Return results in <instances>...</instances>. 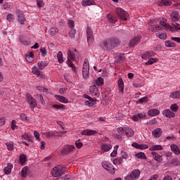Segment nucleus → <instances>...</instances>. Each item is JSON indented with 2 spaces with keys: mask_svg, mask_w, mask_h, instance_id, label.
Wrapping results in <instances>:
<instances>
[{
  "mask_svg": "<svg viewBox=\"0 0 180 180\" xmlns=\"http://www.w3.org/2000/svg\"><path fill=\"white\" fill-rule=\"evenodd\" d=\"M117 85H118L119 92H122V94H123L124 91V83L123 82V79H122V77L118 78Z\"/></svg>",
  "mask_w": 180,
  "mask_h": 180,
  "instance_id": "6ab92c4d",
  "label": "nucleus"
},
{
  "mask_svg": "<svg viewBox=\"0 0 180 180\" xmlns=\"http://www.w3.org/2000/svg\"><path fill=\"white\" fill-rule=\"evenodd\" d=\"M179 18H180V15L178 11H173L170 13V19L172 22H178V20H179Z\"/></svg>",
  "mask_w": 180,
  "mask_h": 180,
  "instance_id": "2eb2a0df",
  "label": "nucleus"
},
{
  "mask_svg": "<svg viewBox=\"0 0 180 180\" xmlns=\"http://www.w3.org/2000/svg\"><path fill=\"white\" fill-rule=\"evenodd\" d=\"M95 84L98 86H102L103 85V78L102 77H98L95 79Z\"/></svg>",
  "mask_w": 180,
  "mask_h": 180,
  "instance_id": "79ce46f5",
  "label": "nucleus"
},
{
  "mask_svg": "<svg viewBox=\"0 0 180 180\" xmlns=\"http://www.w3.org/2000/svg\"><path fill=\"white\" fill-rule=\"evenodd\" d=\"M107 19H108V22H110V23L115 24L116 22H117V18L115 16H113L110 14H108L107 15Z\"/></svg>",
  "mask_w": 180,
  "mask_h": 180,
  "instance_id": "f704fd0d",
  "label": "nucleus"
},
{
  "mask_svg": "<svg viewBox=\"0 0 180 180\" xmlns=\"http://www.w3.org/2000/svg\"><path fill=\"white\" fill-rule=\"evenodd\" d=\"M150 57H154V52L152 51H147L142 56V58L144 60H147V58H150Z\"/></svg>",
  "mask_w": 180,
  "mask_h": 180,
  "instance_id": "e433bc0d",
  "label": "nucleus"
},
{
  "mask_svg": "<svg viewBox=\"0 0 180 180\" xmlns=\"http://www.w3.org/2000/svg\"><path fill=\"white\" fill-rule=\"evenodd\" d=\"M170 109H171V110H172V112H176L178 110V109H179L178 105L172 104L170 106Z\"/></svg>",
  "mask_w": 180,
  "mask_h": 180,
  "instance_id": "052dcab7",
  "label": "nucleus"
},
{
  "mask_svg": "<svg viewBox=\"0 0 180 180\" xmlns=\"http://www.w3.org/2000/svg\"><path fill=\"white\" fill-rule=\"evenodd\" d=\"M12 168H13V165L11 163H8L7 167L4 169V174L9 175V174L12 172Z\"/></svg>",
  "mask_w": 180,
  "mask_h": 180,
  "instance_id": "c9c22d12",
  "label": "nucleus"
},
{
  "mask_svg": "<svg viewBox=\"0 0 180 180\" xmlns=\"http://www.w3.org/2000/svg\"><path fill=\"white\" fill-rule=\"evenodd\" d=\"M110 42V39H105L100 43V47L103 50H110L112 49Z\"/></svg>",
  "mask_w": 180,
  "mask_h": 180,
  "instance_id": "9b49d317",
  "label": "nucleus"
},
{
  "mask_svg": "<svg viewBox=\"0 0 180 180\" xmlns=\"http://www.w3.org/2000/svg\"><path fill=\"white\" fill-rule=\"evenodd\" d=\"M40 52L41 53L42 57H46L47 56V49L45 47L40 49Z\"/></svg>",
  "mask_w": 180,
  "mask_h": 180,
  "instance_id": "13d9d810",
  "label": "nucleus"
},
{
  "mask_svg": "<svg viewBox=\"0 0 180 180\" xmlns=\"http://www.w3.org/2000/svg\"><path fill=\"white\" fill-rule=\"evenodd\" d=\"M25 60L28 62V63H33V53H30V54L27 55L25 56Z\"/></svg>",
  "mask_w": 180,
  "mask_h": 180,
  "instance_id": "09e8293b",
  "label": "nucleus"
},
{
  "mask_svg": "<svg viewBox=\"0 0 180 180\" xmlns=\"http://www.w3.org/2000/svg\"><path fill=\"white\" fill-rule=\"evenodd\" d=\"M162 115L166 117H169V119H171V117H174L175 116V113H174L169 109L164 110L162 111Z\"/></svg>",
  "mask_w": 180,
  "mask_h": 180,
  "instance_id": "4be33fe9",
  "label": "nucleus"
},
{
  "mask_svg": "<svg viewBox=\"0 0 180 180\" xmlns=\"http://www.w3.org/2000/svg\"><path fill=\"white\" fill-rule=\"evenodd\" d=\"M34 136L38 141H40V134L37 131H34Z\"/></svg>",
  "mask_w": 180,
  "mask_h": 180,
  "instance_id": "e2e57ef3",
  "label": "nucleus"
},
{
  "mask_svg": "<svg viewBox=\"0 0 180 180\" xmlns=\"http://www.w3.org/2000/svg\"><path fill=\"white\" fill-rule=\"evenodd\" d=\"M150 151H161L164 150V146L161 145H153L149 148Z\"/></svg>",
  "mask_w": 180,
  "mask_h": 180,
  "instance_id": "bb28decb",
  "label": "nucleus"
},
{
  "mask_svg": "<svg viewBox=\"0 0 180 180\" xmlns=\"http://www.w3.org/2000/svg\"><path fill=\"white\" fill-rule=\"evenodd\" d=\"M156 36H158L159 37V39H161L162 40H165V39H167L166 33L156 34Z\"/></svg>",
  "mask_w": 180,
  "mask_h": 180,
  "instance_id": "bf43d9fd",
  "label": "nucleus"
},
{
  "mask_svg": "<svg viewBox=\"0 0 180 180\" xmlns=\"http://www.w3.org/2000/svg\"><path fill=\"white\" fill-rule=\"evenodd\" d=\"M86 34H87V43L89 44H92L94 43V32H92V30L91 28L87 27L86 29Z\"/></svg>",
  "mask_w": 180,
  "mask_h": 180,
  "instance_id": "ddd939ff",
  "label": "nucleus"
},
{
  "mask_svg": "<svg viewBox=\"0 0 180 180\" xmlns=\"http://www.w3.org/2000/svg\"><path fill=\"white\" fill-rule=\"evenodd\" d=\"M147 102H148V96H144V97L139 98L136 101V103H147Z\"/></svg>",
  "mask_w": 180,
  "mask_h": 180,
  "instance_id": "a18cd8bd",
  "label": "nucleus"
},
{
  "mask_svg": "<svg viewBox=\"0 0 180 180\" xmlns=\"http://www.w3.org/2000/svg\"><path fill=\"white\" fill-rule=\"evenodd\" d=\"M102 167L104 168V169H106V171H108L110 174H115V167H113V165H112L110 162L108 161H103L101 163Z\"/></svg>",
  "mask_w": 180,
  "mask_h": 180,
  "instance_id": "6e6552de",
  "label": "nucleus"
},
{
  "mask_svg": "<svg viewBox=\"0 0 180 180\" xmlns=\"http://www.w3.org/2000/svg\"><path fill=\"white\" fill-rule=\"evenodd\" d=\"M170 148L171 150L172 151V153H174V154H175V155H180V149L179 147L176 145V144H172L170 146Z\"/></svg>",
  "mask_w": 180,
  "mask_h": 180,
  "instance_id": "412c9836",
  "label": "nucleus"
},
{
  "mask_svg": "<svg viewBox=\"0 0 180 180\" xmlns=\"http://www.w3.org/2000/svg\"><path fill=\"white\" fill-rule=\"evenodd\" d=\"M151 155L152 157L154 158L155 161H157V162H161V161H162V155L158 154V153L152 152Z\"/></svg>",
  "mask_w": 180,
  "mask_h": 180,
  "instance_id": "b1692460",
  "label": "nucleus"
},
{
  "mask_svg": "<svg viewBox=\"0 0 180 180\" xmlns=\"http://www.w3.org/2000/svg\"><path fill=\"white\" fill-rule=\"evenodd\" d=\"M140 178V170L134 169L129 174L126 176L125 180H137Z\"/></svg>",
  "mask_w": 180,
  "mask_h": 180,
  "instance_id": "423d86ee",
  "label": "nucleus"
},
{
  "mask_svg": "<svg viewBox=\"0 0 180 180\" xmlns=\"http://www.w3.org/2000/svg\"><path fill=\"white\" fill-rule=\"evenodd\" d=\"M131 146L132 147H134V148H138L139 150H147V148H148V145L146 143L139 144L134 142L131 144Z\"/></svg>",
  "mask_w": 180,
  "mask_h": 180,
  "instance_id": "f3484780",
  "label": "nucleus"
},
{
  "mask_svg": "<svg viewBox=\"0 0 180 180\" xmlns=\"http://www.w3.org/2000/svg\"><path fill=\"white\" fill-rule=\"evenodd\" d=\"M57 59L59 64H63V63H64V58L63 56V52L61 51L58 52Z\"/></svg>",
  "mask_w": 180,
  "mask_h": 180,
  "instance_id": "4c0bfd02",
  "label": "nucleus"
},
{
  "mask_svg": "<svg viewBox=\"0 0 180 180\" xmlns=\"http://www.w3.org/2000/svg\"><path fill=\"white\" fill-rule=\"evenodd\" d=\"M59 30L57 27H51L49 30V34H51V36H56V33H58Z\"/></svg>",
  "mask_w": 180,
  "mask_h": 180,
  "instance_id": "72a5a7b5",
  "label": "nucleus"
},
{
  "mask_svg": "<svg viewBox=\"0 0 180 180\" xmlns=\"http://www.w3.org/2000/svg\"><path fill=\"white\" fill-rule=\"evenodd\" d=\"M109 150H112V145L109 143H103L101 145V151H103V153H106L109 151Z\"/></svg>",
  "mask_w": 180,
  "mask_h": 180,
  "instance_id": "c756f323",
  "label": "nucleus"
},
{
  "mask_svg": "<svg viewBox=\"0 0 180 180\" xmlns=\"http://www.w3.org/2000/svg\"><path fill=\"white\" fill-rule=\"evenodd\" d=\"M20 41L22 43V44H24L25 46H29V44H30L29 41H27L23 38H20Z\"/></svg>",
  "mask_w": 180,
  "mask_h": 180,
  "instance_id": "680f3d73",
  "label": "nucleus"
},
{
  "mask_svg": "<svg viewBox=\"0 0 180 180\" xmlns=\"http://www.w3.org/2000/svg\"><path fill=\"white\" fill-rule=\"evenodd\" d=\"M66 64L70 67V68H72V71H77V68L74 65V63H72V60L70 58H68L66 60Z\"/></svg>",
  "mask_w": 180,
  "mask_h": 180,
  "instance_id": "2f4dec72",
  "label": "nucleus"
},
{
  "mask_svg": "<svg viewBox=\"0 0 180 180\" xmlns=\"http://www.w3.org/2000/svg\"><path fill=\"white\" fill-rule=\"evenodd\" d=\"M117 131L120 136H127V137H133L134 136V131L129 127H119L117 129Z\"/></svg>",
  "mask_w": 180,
  "mask_h": 180,
  "instance_id": "f03ea898",
  "label": "nucleus"
},
{
  "mask_svg": "<svg viewBox=\"0 0 180 180\" xmlns=\"http://www.w3.org/2000/svg\"><path fill=\"white\" fill-rule=\"evenodd\" d=\"M17 20L20 25H25V22H26V18L25 17V14L21 10H16L15 11Z\"/></svg>",
  "mask_w": 180,
  "mask_h": 180,
  "instance_id": "0eeeda50",
  "label": "nucleus"
},
{
  "mask_svg": "<svg viewBox=\"0 0 180 180\" xmlns=\"http://www.w3.org/2000/svg\"><path fill=\"white\" fill-rule=\"evenodd\" d=\"M84 97L86 99H89V101H85V105H86L87 106H90L91 108H94V106H95V100H94V98L88 96V94H84Z\"/></svg>",
  "mask_w": 180,
  "mask_h": 180,
  "instance_id": "4468645a",
  "label": "nucleus"
},
{
  "mask_svg": "<svg viewBox=\"0 0 180 180\" xmlns=\"http://www.w3.org/2000/svg\"><path fill=\"white\" fill-rule=\"evenodd\" d=\"M55 98H56V101H58V102H60L61 103H68V98H67L63 96L55 95Z\"/></svg>",
  "mask_w": 180,
  "mask_h": 180,
  "instance_id": "a878e982",
  "label": "nucleus"
},
{
  "mask_svg": "<svg viewBox=\"0 0 180 180\" xmlns=\"http://www.w3.org/2000/svg\"><path fill=\"white\" fill-rule=\"evenodd\" d=\"M115 12L121 20L126 21L127 19H129V13H127V12H126V11L123 10L122 8L117 7L115 8Z\"/></svg>",
  "mask_w": 180,
  "mask_h": 180,
  "instance_id": "39448f33",
  "label": "nucleus"
},
{
  "mask_svg": "<svg viewBox=\"0 0 180 180\" xmlns=\"http://www.w3.org/2000/svg\"><path fill=\"white\" fill-rule=\"evenodd\" d=\"M26 99L31 109L33 110L37 106V101H36V99L33 98L30 94L26 95Z\"/></svg>",
  "mask_w": 180,
  "mask_h": 180,
  "instance_id": "1a4fd4ad",
  "label": "nucleus"
},
{
  "mask_svg": "<svg viewBox=\"0 0 180 180\" xmlns=\"http://www.w3.org/2000/svg\"><path fill=\"white\" fill-rule=\"evenodd\" d=\"M89 92L91 96H95L96 98H99L101 93L98 90V87L96 85H91L89 87Z\"/></svg>",
  "mask_w": 180,
  "mask_h": 180,
  "instance_id": "f8f14e48",
  "label": "nucleus"
},
{
  "mask_svg": "<svg viewBox=\"0 0 180 180\" xmlns=\"http://www.w3.org/2000/svg\"><path fill=\"white\" fill-rule=\"evenodd\" d=\"M19 162L21 165H25V163L26 162V155L22 154L20 155Z\"/></svg>",
  "mask_w": 180,
  "mask_h": 180,
  "instance_id": "c03bdc74",
  "label": "nucleus"
},
{
  "mask_svg": "<svg viewBox=\"0 0 180 180\" xmlns=\"http://www.w3.org/2000/svg\"><path fill=\"white\" fill-rule=\"evenodd\" d=\"M6 146L8 151H12V150H13V142L12 141L6 142Z\"/></svg>",
  "mask_w": 180,
  "mask_h": 180,
  "instance_id": "8fccbe9b",
  "label": "nucleus"
},
{
  "mask_svg": "<svg viewBox=\"0 0 180 180\" xmlns=\"http://www.w3.org/2000/svg\"><path fill=\"white\" fill-rule=\"evenodd\" d=\"M167 19L160 18L159 20H151L148 25V30L150 32H158L162 29L165 28L166 30H171V32H178L180 30V25L178 23L172 24V26L167 24Z\"/></svg>",
  "mask_w": 180,
  "mask_h": 180,
  "instance_id": "f257e3e1",
  "label": "nucleus"
},
{
  "mask_svg": "<svg viewBox=\"0 0 180 180\" xmlns=\"http://www.w3.org/2000/svg\"><path fill=\"white\" fill-rule=\"evenodd\" d=\"M117 148H119V146L116 145L114 147L113 151L110 154L112 157H116V155H117Z\"/></svg>",
  "mask_w": 180,
  "mask_h": 180,
  "instance_id": "864d4df0",
  "label": "nucleus"
},
{
  "mask_svg": "<svg viewBox=\"0 0 180 180\" xmlns=\"http://www.w3.org/2000/svg\"><path fill=\"white\" fill-rule=\"evenodd\" d=\"M82 75L84 79H88L89 78V60L86 58L84 60Z\"/></svg>",
  "mask_w": 180,
  "mask_h": 180,
  "instance_id": "20e7f679",
  "label": "nucleus"
},
{
  "mask_svg": "<svg viewBox=\"0 0 180 180\" xmlns=\"http://www.w3.org/2000/svg\"><path fill=\"white\" fill-rule=\"evenodd\" d=\"M75 148V146L68 145L62 150V154H67V153H70V151L74 150Z\"/></svg>",
  "mask_w": 180,
  "mask_h": 180,
  "instance_id": "c85d7f7f",
  "label": "nucleus"
},
{
  "mask_svg": "<svg viewBox=\"0 0 180 180\" xmlns=\"http://www.w3.org/2000/svg\"><path fill=\"white\" fill-rule=\"evenodd\" d=\"M135 157H136V158H139L140 160H147V156H146V154L143 152L136 153Z\"/></svg>",
  "mask_w": 180,
  "mask_h": 180,
  "instance_id": "a19ab883",
  "label": "nucleus"
},
{
  "mask_svg": "<svg viewBox=\"0 0 180 180\" xmlns=\"http://www.w3.org/2000/svg\"><path fill=\"white\" fill-rule=\"evenodd\" d=\"M82 134L83 136H92L94 134H96V131L91 129H84L82 131Z\"/></svg>",
  "mask_w": 180,
  "mask_h": 180,
  "instance_id": "cd10ccee",
  "label": "nucleus"
},
{
  "mask_svg": "<svg viewBox=\"0 0 180 180\" xmlns=\"http://www.w3.org/2000/svg\"><path fill=\"white\" fill-rule=\"evenodd\" d=\"M64 180H74V176H72V174H67L65 176Z\"/></svg>",
  "mask_w": 180,
  "mask_h": 180,
  "instance_id": "774afa93",
  "label": "nucleus"
},
{
  "mask_svg": "<svg viewBox=\"0 0 180 180\" xmlns=\"http://www.w3.org/2000/svg\"><path fill=\"white\" fill-rule=\"evenodd\" d=\"M77 34V31L75 29H72L69 32V36L71 39H74L75 37V34Z\"/></svg>",
  "mask_w": 180,
  "mask_h": 180,
  "instance_id": "6e6d98bb",
  "label": "nucleus"
},
{
  "mask_svg": "<svg viewBox=\"0 0 180 180\" xmlns=\"http://www.w3.org/2000/svg\"><path fill=\"white\" fill-rule=\"evenodd\" d=\"M165 46L166 47H174V42L171 41H167L165 42Z\"/></svg>",
  "mask_w": 180,
  "mask_h": 180,
  "instance_id": "338daca9",
  "label": "nucleus"
},
{
  "mask_svg": "<svg viewBox=\"0 0 180 180\" xmlns=\"http://www.w3.org/2000/svg\"><path fill=\"white\" fill-rule=\"evenodd\" d=\"M152 134L155 139H158L162 134V129L161 128H156L152 131Z\"/></svg>",
  "mask_w": 180,
  "mask_h": 180,
  "instance_id": "aec40b11",
  "label": "nucleus"
},
{
  "mask_svg": "<svg viewBox=\"0 0 180 180\" xmlns=\"http://www.w3.org/2000/svg\"><path fill=\"white\" fill-rule=\"evenodd\" d=\"M124 61V55L123 53H120L115 58L116 63H123Z\"/></svg>",
  "mask_w": 180,
  "mask_h": 180,
  "instance_id": "58836bf2",
  "label": "nucleus"
},
{
  "mask_svg": "<svg viewBox=\"0 0 180 180\" xmlns=\"http://www.w3.org/2000/svg\"><path fill=\"white\" fill-rule=\"evenodd\" d=\"M22 139H24V140H28V141H30L32 136H30V135L24 134L22 135Z\"/></svg>",
  "mask_w": 180,
  "mask_h": 180,
  "instance_id": "0e129e2a",
  "label": "nucleus"
},
{
  "mask_svg": "<svg viewBox=\"0 0 180 180\" xmlns=\"http://www.w3.org/2000/svg\"><path fill=\"white\" fill-rule=\"evenodd\" d=\"M11 129L12 130H16L18 129V126L16 125V121L13 120L11 122Z\"/></svg>",
  "mask_w": 180,
  "mask_h": 180,
  "instance_id": "69168bd1",
  "label": "nucleus"
},
{
  "mask_svg": "<svg viewBox=\"0 0 180 180\" xmlns=\"http://www.w3.org/2000/svg\"><path fill=\"white\" fill-rule=\"evenodd\" d=\"M140 42V37H133L129 43V47H134V46H137Z\"/></svg>",
  "mask_w": 180,
  "mask_h": 180,
  "instance_id": "dca6fc26",
  "label": "nucleus"
},
{
  "mask_svg": "<svg viewBox=\"0 0 180 180\" xmlns=\"http://www.w3.org/2000/svg\"><path fill=\"white\" fill-rule=\"evenodd\" d=\"M37 89L38 91H41V92H44V94H47L49 92V90L46 87L41 86H37Z\"/></svg>",
  "mask_w": 180,
  "mask_h": 180,
  "instance_id": "603ef678",
  "label": "nucleus"
},
{
  "mask_svg": "<svg viewBox=\"0 0 180 180\" xmlns=\"http://www.w3.org/2000/svg\"><path fill=\"white\" fill-rule=\"evenodd\" d=\"M27 174H29L27 167H23L21 171V176H22V178H26V176H27Z\"/></svg>",
  "mask_w": 180,
  "mask_h": 180,
  "instance_id": "37998d69",
  "label": "nucleus"
},
{
  "mask_svg": "<svg viewBox=\"0 0 180 180\" xmlns=\"http://www.w3.org/2000/svg\"><path fill=\"white\" fill-rule=\"evenodd\" d=\"M7 20H8V22H13V20H15V15H13L12 13L8 14Z\"/></svg>",
  "mask_w": 180,
  "mask_h": 180,
  "instance_id": "4d7b16f0",
  "label": "nucleus"
},
{
  "mask_svg": "<svg viewBox=\"0 0 180 180\" xmlns=\"http://www.w3.org/2000/svg\"><path fill=\"white\" fill-rule=\"evenodd\" d=\"M82 6H91V5H96L95 0H82Z\"/></svg>",
  "mask_w": 180,
  "mask_h": 180,
  "instance_id": "393cba45",
  "label": "nucleus"
},
{
  "mask_svg": "<svg viewBox=\"0 0 180 180\" xmlns=\"http://www.w3.org/2000/svg\"><path fill=\"white\" fill-rule=\"evenodd\" d=\"M37 65H38V68H39V70H44V68H46V67H47V65H49V63L46 61H39L37 63Z\"/></svg>",
  "mask_w": 180,
  "mask_h": 180,
  "instance_id": "473e14b6",
  "label": "nucleus"
},
{
  "mask_svg": "<svg viewBox=\"0 0 180 180\" xmlns=\"http://www.w3.org/2000/svg\"><path fill=\"white\" fill-rule=\"evenodd\" d=\"M146 114L145 112H142L139 113L137 115H133L131 119L134 122H139L140 119H144L146 117Z\"/></svg>",
  "mask_w": 180,
  "mask_h": 180,
  "instance_id": "a211bd4d",
  "label": "nucleus"
},
{
  "mask_svg": "<svg viewBox=\"0 0 180 180\" xmlns=\"http://www.w3.org/2000/svg\"><path fill=\"white\" fill-rule=\"evenodd\" d=\"M154 63H157V59L151 58L146 63V65H151L154 64Z\"/></svg>",
  "mask_w": 180,
  "mask_h": 180,
  "instance_id": "5fc2aeb1",
  "label": "nucleus"
},
{
  "mask_svg": "<svg viewBox=\"0 0 180 180\" xmlns=\"http://www.w3.org/2000/svg\"><path fill=\"white\" fill-rule=\"evenodd\" d=\"M32 72L34 75L39 77L40 75V69L37 68V67L34 66L32 68Z\"/></svg>",
  "mask_w": 180,
  "mask_h": 180,
  "instance_id": "49530a36",
  "label": "nucleus"
},
{
  "mask_svg": "<svg viewBox=\"0 0 180 180\" xmlns=\"http://www.w3.org/2000/svg\"><path fill=\"white\" fill-rule=\"evenodd\" d=\"M77 54H78V51L77 49L74 48H70L68 51V58L72 60V61H75L77 58Z\"/></svg>",
  "mask_w": 180,
  "mask_h": 180,
  "instance_id": "9d476101",
  "label": "nucleus"
},
{
  "mask_svg": "<svg viewBox=\"0 0 180 180\" xmlns=\"http://www.w3.org/2000/svg\"><path fill=\"white\" fill-rule=\"evenodd\" d=\"M170 98L173 99H180V91H174L170 94Z\"/></svg>",
  "mask_w": 180,
  "mask_h": 180,
  "instance_id": "ea45409f",
  "label": "nucleus"
},
{
  "mask_svg": "<svg viewBox=\"0 0 180 180\" xmlns=\"http://www.w3.org/2000/svg\"><path fill=\"white\" fill-rule=\"evenodd\" d=\"M68 27H70V29H74V27H75V22L72 19H69L68 20Z\"/></svg>",
  "mask_w": 180,
  "mask_h": 180,
  "instance_id": "3c124183",
  "label": "nucleus"
},
{
  "mask_svg": "<svg viewBox=\"0 0 180 180\" xmlns=\"http://www.w3.org/2000/svg\"><path fill=\"white\" fill-rule=\"evenodd\" d=\"M110 41L111 48L116 47V46H117V44L120 43L119 39H110Z\"/></svg>",
  "mask_w": 180,
  "mask_h": 180,
  "instance_id": "de8ad7c7",
  "label": "nucleus"
},
{
  "mask_svg": "<svg viewBox=\"0 0 180 180\" xmlns=\"http://www.w3.org/2000/svg\"><path fill=\"white\" fill-rule=\"evenodd\" d=\"M171 4H172V2L169 0H161L158 2V5H159V6H169Z\"/></svg>",
  "mask_w": 180,
  "mask_h": 180,
  "instance_id": "7c9ffc66",
  "label": "nucleus"
},
{
  "mask_svg": "<svg viewBox=\"0 0 180 180\" xmlns=\"http://www.w3.org/2000/svg\"><path fill=\"white\" fill-rule=\"evenodd\" d=\"M148 115L150 117H154L155 116H158V115H160V110L158 109H151L149 110L148 111Z\"/></svg>",
  "mask_w": 180,
  "mask_h": 180,
  "instance_id": "5701e85b",
  "label": "nucleus"
},
{
  "mask_svg": "<svg viewBox=\"0 0 180 180\" xmlns=\"http://www.w3.org/2000/svg\"><path fill=\"white\" fill-rule=\"evenodd\" d=\"M67 168H65L63 166L61 165H57L56 167H53L51 171V175L53 176V178H58V176H61L65 172V170Z\"/></svg>",
  "mask_w": 180,
  "mask_h": 180,
  "instance_id": "7ed1b4c3",
  "label": "nucleus"
}]
</instances>
